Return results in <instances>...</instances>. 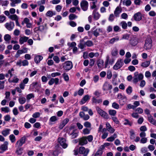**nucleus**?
I'll return each mask as SVG.
<instances>
[{
  "label": "nucleus",
  "mask_w": 156,
  "mask_h": 156,
  "mask_svg": "<svg viewBox=\"0 0 156 156\" xmlns=\"http://www.w3.org/2000/svg\"><path fill=\"white\" fill-rule=\"evenodd\" d=\"M152 47V41L150 37L146 38L145 41L144 48L146 50L150 49Z\"/></svg>",
  "instance_id": "nucleus-1"
},
{
  "label": "nucleus",
  "mask_w": 156,
  "mask_h": 156,
  "mask_svg": "<svg viewBox=\"0 0 156 156\" xmlns=\"http://www.w3.org/2000/svg\"><path fill=\"white\" fill-rule=\"evenodd\" d=\"M144 77L143 75L141 74H139L138 72H135L134 73V76L133 77V82L136 83L139 80L143 79Z\"/></svg>",
  "instance_id": "nucleus-2"
},
{
  "label": "nucleus",
  "mask_w": 156,
  "mask_h": 156,
  "mask_svg": "<svg viewBox=\"0 0 156 156\" xmlns=\"http://www.w3.org/2000/svg\"><path fill=\"white\" fill-rule=\"evenodd\" d=\"M96 110L98 113L101 116L105 119H108V114L99 107H96Z\"/></svg>",
  "instance_id": "nucleus-3"
},
{
  "label": "nucleus",
  "mask_w": 156,
  "mask_h": 156,
  "mask_svg": "<svg viewBox=\"0 0 156 156\" xmlns=\"http://www.w3.org/2000/svg\"><path fill=\"white\" fill-rule=\"evenodd\" d=\"M117 98L119 99V103L121 105L123 106L125 104L126 100V96L123 95L121 94H119L117 95Z\"/></svg>",
  "instance_id": "nucleus-4"
},
{
  "label": "nucleus",
  "mask_w": 156,
  "mask_h": 156,
  "mask_svg": "<svg viewBox=\"0 0 156 156\" xmlns=\"http://www.w3.org/2000/svg\"><path fill=\"white\" fill-rule=\"evenodd\" d=\"M63 68L64 69L69 70L73 67L72 62L70 61H67L62 64Z\"/></svg>",
  "instance_id": "nucleus-5"
},
{
  "label": "nucleus",
  "mask_w": 156,
  "mask_h": 156,
  "mask_svg": "<svg viewBox=\"0 0 156 156\" xmlns=\"http://www.w3.org/2000/svg\"><path fill=\"white\" fill-rule=\"evenodd\" d=\"M124 64L122 60L119 59L118 60L116 63L113 67V69L115 70H117L121 68Z\"/></svg>",
  "instance_id": "nucleus-6"
},
{
  "label": "nucleus",
  "mask_w": 156,
  "mask_h": 156,
  "mask_svg": "<svg viewBox=\"0 0 156 156\" xmlns=\"http://www.w3.org/2000/svg\"><path fill=\"white\" fill-rule=\"evenodd\" d=\"M79 153L80 154H83V156H87L89 151L88 149H86L83 147H80L79 148Z\"/></svg>",
  "instance_id": "nucleus-7"
},
{
  "label": "nucleus",
  "mask_w": 156,
  "mask_h": 156,
  "mask_svg": "<svg viewBox=\"0 0 156 156\" xmlns=\"http://www.w3.org/2000/svg\"><path fill=\"white\" fill-rule=\"evenodd\" d=\"M80 6L82 9L84 11H87L88 9V3L87 1L83 0L80 3Z\"/></svg>",
  "instance_id": "nucleus-8"
},
{
  "label": "nucleus",
  "mask_w": 156,
  "mask_h": 156,
  "mask_svg": "<svg viewBox=\"0 0 156 156\" xmlns=\"http://www.w3.org/2000/svg\"><path fill=\"white\" fill-rule=\"evenodd\" d=\"M5 26L6 28L9 31H11L13 28L15 26L14 23L13 22H10L6 23Z\"/></svg>",
  "instance_id": "nucleus-9"
},
{
  "label": "nucleus",
  "mask_w": 156,
  "mask_h": 156,
  "mask_svg": "<svg viewBox=\"0 0 156 156\" xmlns=\"http://www.w3.org/2000/svg\"><path fill=\"white\" fill-rule=\"evenodd\" d=\"M112 88V85L107 82H105L103 87V90L104 91H107L111 90Z\"/></svg>",
  "instance_id": "nucleus-10"
},
{
  "label": "nucleus",
  "mask_w": 156,
  "mask_h": 156,
  "mask_svg": "<svg viewBox=\"0 0 156 156\" xmlns=\"http://www.w3.org/2000/svg\"><path fill=\"white\" fill-rule=\"evenodd\" d=\"M8 144V142L5 141L3 144L0 145V153H3L7 149Z\"/></svg>",
  "instance_id": "nucleus-11"
},
{
  "label": "nucleus",
  "mask_w": 156,
  "mask_h": 156,
  "mask_svg": "<svg viewBox=\"0 0 156 156\" xmlns=\"http://www.w3.org/2000/svg\"><path fill=\"white\" fill-rule=\"evenodd\" d=\"M58 140L59 144L63 148H66L67 147L68 145L66 142V140L65 139L59 138Z\"/></svg>",
  "instance_id": "nucleus-12"
},
{
  "label": "nucleus",
  "mask_w": 156,
  "mask_h": 156,
  "mask_svg": "<svg viewBox=\"0 0 156 156\" xmlns=\"http://www.w3.org/2000/svg\"><path fill=\"white\" fill-rule=\"evenodd\" d=\"M133 18L136 21H140L142 19V14L140 12H138L133 15Z\"/></svg>",
  "instance_id": "nucleus-13"
},
{
  "label": "nucleus",
  "mask_w": 156,
  "mask_h": 156,
  "mask_svg": "<svg viewBox=\"0 0 156 156\" xmlns=\"http://www.w3.org/2000/svg\"><path fill=\"white\" fill-rule=\"evenodd\" d=\"M59 81V79L57 78H51L48 82V83L50 85H51L54 83L55 85H58V84Z\"/></svg>",
  "instance_id": "nucleus-14"
},
{
  "label": "nucleus",
  "mask_w": 156,
  "mask_h": 156,
  "mask_svg": "<svg viewBox=\"0 0 156 156\" xmlns=\"http://www.w3.org/2000/svg\"><path fill=\"white\" fill-rule=\"evenodd\" d=\"M106 127L107 128V131L111 133H113L115 130L111 126L109 123L107 122L106 123Z\"/></svg>",
  "instance_id": "nucleus-15"
},
{
  "label": "nucleus",
  "mask_w": 156,
  "mask_h": 156,
  "mask_svg": "<svg viewBox=\"0 0 156 156\" xmlns=\"http://www.w3.org/2000/svg\"><path fill=\"white\" fill-rule=\"evenodd\" d=\"M88 143L86 139V136L83 137L79 140V144L81 146H83L87 144Z\"/></svg>",
  "instance_id": "nucleus-16"
},
{
  "label": "nucleus",
  "mask_w": 156,
  "mask_h": 156,
  "mask_svg": "<svg viewBox=\"0 0 156 156\" xmlns=\"http://www.w3.org/2000/svg\"><path fill=\"white\" fill-rule=\"evenodd\" d=\"M79 115L80 117L83 119L84 120H87L90 118L89 116L87 115H85L83 112H80Z\"/></svg>",
  "instance_id": "nucleus-17"
},
{
  "label": "nucleus",
  "mask_w": 156,
  "mask_h": 156,
  "mask_svg": "<svg viewBox=\"0 0 156 156\" xmlns=\"http://www.w3.org/2000/svg\"><path fill=\"white\" fill-rule=\"evenodd\" d=\"M90 97L89 95L87 94L85 95L82 99L80 104L83 105L87 101L90 99Z\"/></svg>",
  "instance_id": "nucleus-18"
},
{
  "label": "nucleus",
  "mask_w": 156,
  "mask_h": 156,
  "mask_svg": "<svg viewBox=\"0 0 156 156\" xmlns=\"http://www.w3.org/2000/svg\"><path fill=\"white\" fill-rule=\"evenodd\" d=\"M103 30L102 29L97 28L93 31V34L96 37L99 35L100 33H102Z\"/></svg>",
  "instance_id": "nucleus-19"
},
{
  "label": "nucleus",
  "mask_w": 156,
  "mask_h": 156,
  "mask_svg": "<svg viewBox=\"0 0 156 156\" xmlns=\"http://www.w3.org/2000/svg\"><path fill=\"white\" fill-rule=\"evenodd\" d=\"M93 15L94 19L95 20H97L100 17V15L99 13L96 11V10H94L93 12Z\"/></svg>",
  "instance_id": "nucleus-20"
},
{
  "label": "nucleus",
  "mask_w": 156,
  "mask_h": 156,
  "mask_svg": "<svg viewBox=\"0 0 156 156\" xmlns=\"http://www.w3.org/2000/svg\"><path fill=\"white\" fill-rule=\"evenodd\" d=\"M29 39V37L26 36L21 37L19 39V43L22 44L23 43L26 42Z\"/></svg>",
  "instance_id": "nucleus-21"
},
{
  "label": "nucleus",
  "mask_w": 156,
  "mask_h": 156,
  "mask_svg": "<svg viewBox=\"0 0 156 156\" xmlns=\"http://www.w3.org/2000/svg\"><path fill=\"white\" fill-rule=\"evenodd\" d=\"M122 9L119 7H117L114 11V14L115 17L119 16V14L121 12Z\"/></svg>",
  "instance_id": "nucleus-22"
},
{
  "label": "nucleus",
  "mask_w": 156,
  "mask_h": 156,
  "mask_svg": "<svg viewBox=\"0 0 156 156\" xmlns=\"http://www.w3.org/2000/svg\"><path fill=\"white\" fill-rule=\"evenodd\" d=\"M130 44L133 46L136 45L138 43V39L133 38L131 39L130 41Z\"/></svg>",
  "instance_id": "nucleus-23"
},
{
  "label": "nucleus",
  "mask_w": 156,
  "mask_h": 156,
  "mask_svg": "<svg viewBox=\"0 0 156 156\" xmlns=\"http://www.w3.org/2000/svg\"><path fill=\"white\" fill-rule=\"evenodd\" d=\"M103 150V147H101V148L99 147L98 151L95 154L94 156H101L102 154Z\"/></svg>",
  "instance_id": "nucleus-24"
},
{
  "label": "nucleus",
  "mask_w": 156,
  "mask_h": 156,
  "mask_svg": "<svg viewBox=\"0 0 156 156\" xmlns=\"http://www.w3.org/2000/svg\"><path fill=\"white\" fill-rule=\"evenodd\" d=\"M19 80V78L16 76H14L12 80L10 78H9L8 80V81L10 83H16L18 82Z\"/></svg>",
  "instance_id": "nucleus-25"
},
{
  "label": "nucleus",
  "mask_w": 156,
  "mask_h": 156,
  "mask_svg": "<svg viewBox=\"0 0 156 156\" xmlns=\"http://www.w3.org/2000/svg\"><path fill=\"white\" fill-rule=\"evenodd\" d=\"M117 137V134L116 133H114L113 135L111 136L108 137L107 139L106 140L109 142H112Z\"/></svg>",
  "instance_id": "nucleus-26"
},
{
  "label": "nucleus",
  "mask_w": 156,
  "mask_h": 156,
  "mask_svg": "<svg viewBox=\"0 0 156 156\" xmlns=\"http://www.w3.org/2000/svg\"><path fill=\"white\" fill-rule=\"evenodd\" d=\"M21 2V0H13L10 3L12 7H14L16 6V4H18Z\"/></svg>",
  "instance_id": "nucleus-27"
},
{
  "label": "nucleus",
  "mask_w": 156,
  "mask_h": 156,
  "mask_svg": "<svg viewBox=\"0 0 156 156\" xmlns=\"http://www.w3.org/2000/svg\"><path fill=\"white\" fill-rule=\"evenodd\" d=\"M92 103L99 104L102 102V100L101 99H97L94 97H93L92 99Z\"/></svg>",
  "instance_id": "nucleus-28"
},
{
  "label": "nucleus",
  "mask_w": 156,
  "mask_h": 156,
  "mask_svg": "<svg viewBox=\"0 0 156 156\" xmlns=\"http://www.w3.org/2000/svg\"><path fill=\"white\" fill-rule=\"evenodd\" d=\"M10 129H6L2 132V134L4 136H6L8 135L10 133Z\"/></svg>",
  "instance_id": "nucleus-29"
},
{
  "label": "nucleus",
  "mask_w": 156,
  "mask_h": 156,
  "mask_svg": "<svg viewBox=\"0 0 156 156\" xmlns=\"http://www.w3.org/2000/svg\"><path fill=\"white\" fill-rule=\"evenodd\" d=\"M43 57L40 55L36 56L34 58V61L36 63H38L43 59Z\"/></svg>",
  "instance_id": "nucleus-30"
},
{
  "label": "nucleus",
  "mask_w": 156,
  "mask_h": 156,
  "mask_svg": "<svg viewBox=\"0 0 156 156\" xmlns=\"http://www.w3.org/2000/svg\"><path fill=\"white\" fill-rule=\"evenodd\" d=\"M8 18L9 19L15 21L16 20H19V17L16 14L11 15L8 17Z\"/></svg>",
  "instance_id": "nucleus-31"
},
{
  "label": "nucleus",
  "mask_w": 156,
  "mask_h": 156,
  "mask_svg": "<svg viewBox=\"0 0 156 156\" xmlns=\"http://www.w3.org/2000/svg\"><path fill=\"white\" fill-rule=\"evenodd\" d=\"M47 29V24H45V25H41L39 26L38 30L41 32H44L45 30Z\"/></svg>",
  "instance_id": "nucleus-32"
},
{
  "label": "nucleus",
  "mask_w": 156,
  "mask_h": 156,
  "mask_svg": "<svg viewBox=\"0 0 156 156\" xmlns=\"http://www.w3.org/2000/svg\"><path fill=\"white\" fill-rule=\"evenodd\" d=\"M104 64V61L101 59H99L97 61V64L99 68H102Z\"/></svg>",
  "instance_id": "nucleus-33"
},
{
  "label": "nucleus",
  "mask_w": 156,
  "mask_h": 156,
  "mask_svg": "<svg viewBox=\"0 0 156 156\" xmlns=\"http://www.w3.org/2000/svg\"><path fill=\"white\" fill-rule=\"evenodd\" d=\"M55 12H53L52 11L49 10L46 14V16L48 17H51L53 15H55Z\"/></svg>",
  "instance_id": "nucleus-34"
},
{
  "label": "nucleus",
  "mask_w": 156,
  "mask_h": 156,
  "mask_svg": "<svg viewBox=\"0 0 156 156\" xmlns=\"http://www.w3.org/2000/svg\"><path fill=\"white\" fill-rule=\"evenodd\" d=\"M119 40L118 36H116L112 38L109 41V43L111 44H113L115 42L118 41Z\"/></svg>",
  "instance_id": "nucleus-35"
},
{
  "label": "nucleus",
  "mask_w": 156,
  "mask_h": 156,
  "mask_svg": "<svg viewBox=\"0 0 156 156\" xmlns=\"http://www.w3.org/2000/svg\"><path fill=\"white\" fill-rule=\"evenodd\" d=\"M83 125L86 128L91 129V124L88 121H86L83 123Z\"/></svg>",
  "instance_id": "nucleus-36"
},
{
  "label": "nucleus",
  "mask_w": 156,
  "mask_h": 156,
  "mask_svg": "<svg viewBox=\"0 0 156 156\" xmlns=\"http://www.w3.org/2000/svg\"><path fill=\"white\" fill-rule=\"evenodd\" d=\"M83 40H80V43L78 45V47L81 49H83L86 47L85 43H84V44H83Z\"/></svg>",
  "instance_id": "nucleus-37"
},
{
  "label": "nucleus",
  "mask_w": 156,
  "mask_h": 156,
  "mask_svg": "<svg viewBox=\"0 0 156 156\" xmlns=\"http://www.w3.org/2000/svg\"><path fill=\"white\" fill-rule=\"evenodd\" d=\"M132 2L130 0H124L123 2V4L126 6H129L131 4Z\"/></svg>",
  "instance_id": "nucleus-38"
},
{
  "label": "nucleus",
  "mask_w": 156,
  "mask_h": 156,
  "mask_svg": "<svg viewBox=\"0 0 156 156\" xmlns=\"http://www.w3.org/2000/svg\"><path fill=\"white\" fill-rule=\"evenodd\" d=\"M18 101L20 104L23 105L25 103L26 99L24 97H20L18 99Z\"/></svg>",
  "instance_id": "nucleus-39"
},
{
  "label": "nucleus",
  "mask_w": 156,
  "mask_h": 156,
  "mask_svg": "<svg viewBox=\"0 0 156 156\" xmlns=\"http://www.w3.org/2000/svg\"><path fill=\"white\" fill-rule=\"evenodd\" d=\"M150 63V61H146L142 63L141 66L143 67H147L149 65Z\"/></svg>",
  "instance_id": "nucleus-40"
},
{
  "label": "nucleus",
  "mask_w": 156,
  "mask_h": 156,
  "mask_svg": "<svg viewBox=\"0 0 156 156\" xmlns=\"http://www.w3.org/2000/svg\"><path fill=\"white\" fill-rule=\"evenodd\" d=\"M120 25L123 29H126L127 28V24L126 22L124 21H122L120 23Z\"/></svg>",
  "instance_id": "nucleus-41"
},
{
  "label": "nucleus",
  "mask_w": 156,
  "mask_h": 156,
  "mask_svg": "<svg viewBox=\"0 0 156 156\" xmlns=\"http://www.w3.org/2000/svg\"><path fill=\"white\" fill-rule=\"evenodd\" d=\"M91 129L88 128H85L83 129V133L85 135L88 134L90 133Z\"/></svg>",
  "instance_id": "nucleus-42"
},
{
  "label": "nucleus",
  "mask_w": 156,
  "mask_h": 156,
  "mask_svg": "<svg viewBox=\"0 0 156 156\" xmlns=\"http://www.w3.org/2000/svg\"><path fill=\"white\" fill-rule=\"evenodd\" d=\"M77 18V16L74 14H71L69 16V18L70 20H73Z\"/></svg>",
  "instance_id": "nucleus-43"
},
{
  "label": "nucleus",
  "mask_w": 156,
  "mask_h": 156,
  "mask_svg": "<svg viewBox=\"0 0 156 156\" xmlns=\"http://www.w3.org/2000/svg\"><path fill=\"white\" fill-rule=\"evenodd\" d=\"M108 113L111 116H115L116 114V111L115 110H110L108 111Z\"/></svg>",
  "instance_id": "nucleus-44"
},
{
  "label": "nucleus",
  "mask_w": 156,
  "mask_h": 156,
  "mask_svg": "<svg viewBox=\"0 0 156 156\" xmlns=\"http://www.w3.org/2000/svg\"><path fill=\"white\" fill-rule=\"evenodd\" d=\"M85 43L86 46H87V47H90L93 45V42L90 40H88Z\"/></svg>",
  "instance_id": "nucleus-45"
},
{
  "label": "nucleus",
  "mask_w": 156,
  "mask_h": 156,
  "mask_svg": "<svg viewBox=\"0 0 156 156\" xmlns=\"http://www.w3.org/2000/svg\"><path fill=\"white\" fill-rule=\"evenodd\" d=\"M118 54V50L116 48H114L111 52V55L113 56H115Z\"/></svg>",
  "instance_id": "nucleus-46"
},
{
  "label": "nucleus",
  "mask_w": 156,
  "mask_h": 156,
  "mask_svg": "<svg viewBox=\"0 0 156 156\" xmlns=\"http://www.w3.org/2000/svg\"><path fill=\"white\" fill-rule=\"evenodd\" d=\"M112 107L115 109H118L119 108V105L118 103L115 102L112 103Z\"/></svg>",
  "instance_id": "nucleus-47"
},
{
  "label": "nucleus",
  "mask_w": 156,
  "mask_h": 156,
  "mask_svg": "<svg viewBox=\"0 0 156 156\" xmlns=\"http://www.w3.org/2000/svg\"><path fill=\"white\" fill-rule=\"evenodd\" d=\"M133 90L132 87L129 86L126 90V93L129 95H130L132 92Z\"/></svg>",
  "instance_id": "nucleus-48"
},
{
  "label": "nucleus",
  "mask_w": 156,
  "mask_h": 156,
  "mask_svg": "<svg viewBox=\"0 0 156 156\" xmlns=\"http://www.w3.org/2000/svg\"><path fill=\"white\" fill-rule=\"evenodd\" d=\"M10 140L12 143H14L16 140L15 136L13 134L10 135L9 136Z\"/></svg>",
  "instance_id": "nucleus-49"
},
{
  "label": "nucleus",
  "mask_w": 156,
  "mask_h": 156,
  "mask_svg": "<svg viewBox=\"0 0 156 156\" xmlns=\"http://www.w3.org/2000/svg\"><path fill=\"white\" fill-rule=\"evenodd\" d=\"M70 135L72 138H75L78 136V133L75 132V130H74Z\"/></svg>",
  "instance_id": "nucleus-50"
},
{
  "label": "nucleus",
  "mask_w": 156,
  "mask_h": 156,
  "mask_svg": "<svg viewBox=\"0 0 156 156\" xmlns=\"http://www.w3.org/2000/svg\"><path fill=\"white\" fill-rule=\"evenodd\" d=\"M11 39V37L9 34H5L4 36V39L6 41H9Z\"/></svg>",
  "instance_id": "nucleus-51"
},
{
  "label": "nucleus",
  "mask_w": 156,
  "mask_h": 156,
  "mask_svg": "<svg viewBox=\"0 0 156 156\" xmlns=\"http://www.w3.org/2000/svg\"><path fill=\"white\" fill-rule=\"evenodd\" d=\"M1 110L2 112H4L5 113H8L10 111V109L8 107L2 108Z\"/></svg>",
  "instance_id": "nucleus-52"
},
{
  "label": "nucleus",
  "mask_w": 156,
  "mask_h": 156,
  "mask_svg": "<svg viewBox=\"0 0 156 156\" xmlns=\"http://www.w3.org/2000/svg\"><path fill=\"white\" fill-rule=\"evenodd\" d=\"M23 53V52L22 50H19L17 51L16 54L15 55V57L16 58H18L20 56V55Z\"/></svg>",
  "instance_id": "nucleus-53"
},
{
  "label": "nucleus",
  "mask_w": 156,
  "mask_h": 156,
  "mask_svg": "<svg viewBox=\"0 0 156 156\" xmlns=\"http://www.w3.org/2000/svg\"><path fill=\"white\" fill-rule=\"evenodd\" d=\"M32 117L34 118H39L40 116V113L39 112H37L34 113L32 115Z\"/></svg>",
  "instance_id": "nucleus-54"
},
{
  "label": "nucleus",
  "mask_w": 156,
  "mask_h": 156,
  "mask_svg": "<svg viewBox=\"0 0 156 156\" xmlns=\"http://www.w3.org/2000/svg\"><path fill=\"white\" fill-rule=\"evenodd\" d=\"M34 97V95L32 93L30 94L27 95L26 97L27 99V100H29L32 98H33Z\"/></svg>",
  "instance_id": "nucleus-55"
},
{
  "label": "nucleus",
  "mask_w": 156,
  "mask_h": 156,
  "mask_svg": "<svg viewBox=\"0 0 156 156\" xmlns=\"http://www.w3.org/2000/svg\"><path fill=\"white\" fill-rule=\"evenodd\" d=\"M14 71V69L13 68H11V69H9L8 70V74L10 75V77L9 78H11V77L13 76V71Z\"/></svg>",
  "instance_id": "nucleus-56"
},
{
  "label": "nucleus",
  "mask_w": 156,
  "mask_h": 156,
  "mask_svg": "<svg viewBox=\"0 0 156 156\" xmlns=\"http://www.w3.org/2000/svg\"><path fill=\"white\" fill-rule=\"evenodd\" d=\"M29 65V62L26 59L23 60L22 61V65L23 66H27Z\"/></svg>",
  "instance_id": "nucleus-57"
},
{
  "label": "nucleus",
  "mask_w": 156,
  "mask_h": 156,
  "mask_svg": "<svg viewBox=\"0 0 156 156\" xmlns=\"http://www.w3.org/2000/svg\"><path fill=\"white\" fill-rule=\"evenodd\" d=\"M102 135L101 136V138L103 139H105L108 136V132L102 133Z\"/></svg>",
  "instance_id": "nucleus-58"
},
{
  "label": "nucleus",
  "mask_w": 156,
  "mask_h": 156,
  "mask_svg": "<svg viewBox=\"0 0 156 156\" xmlns=\"http://www.w3.org/2000/svg\"><path fill=\"white\" fill-rule=\"evenodd\" d=\"M125 122L124 123L125 125H128L130 126H131L132 125V122L129 121L127 119H125Z\"/></svg>",
  "instance_id": "nucleus-59"
},
{
  "label": "nucleus",
  "mask_w": 156,
  "mask_h": 156,
  "mask_svg": "<svg viewBox=\"0 0 156 156\" xmlns=\"http://www.w3.org/2000/svg\"><path fill=\"white\" fill-rule=\"evenodd\" d=\"M115 16L113 14H110L108 18L109 21L111 22L113 21L114 20Z\"/></svg>",
  "instance_id": "nucleus-60"
},
{
  "label": "nucleus",
  "mask_w": 156,
  "mask_h": 156,
  "mask_svg": "<svg viewBox=\"0 0 156 156\" xmlns=\"http://www.w3.org/2000/svg\"><path fill=\"white\" fill-rule=\"evenodd\" d=\"M147 138L146 137L142 138L140 141V143L142 144H145L147 143Z\"/></svg>",
  "instance_id": "nucleus-61"
},
{
  "label": "nucleus",
  "mask_w": 156,
  "mask_h": 156,
  "mask_svg": "<svg viewBox=\"0 0 156 156\" xmlns=\"http://www.w3.org/2000/svg\"><path fill=\"white\" fill-rule=\"evenodd\" d=\"M112 73L110 70H108L107 72V77L108 79H110L112 76Z\"/></svg>",
  "instance_id": "nucleus-62"
},
{
  "label": "nucleus",
  "mask_w": 156,
  "mask_h": 156,
  "mask_svg": "<svg viewBox=\"0 0 156 156\" xmlns=\"http://www.w3.org/2000/svg\"><path fill=\"white\" fill-rule=\"evenodd\" d=\"M5 98L9 101L10 100V92H6L5 93Z\"/></svg>",
  "instance_id": "nucleus-63"
},
{
  "label": "nucleus",
  "mask_w": 156,
  "mask_h": 156,
  "mask_svg": "<svg viewBox=\"0 0 156 156\" xmlns=\"http://www.w3.org/2000/svg\"><path fill=\"white\" fill-rule=\"evenodd\" d=\"M53 60L56 63H58L60 62V59L59 57L57 56H55L53 57Z\"/></svg>",
  "instance_id": "nucleus-64"
}]
</instances>
